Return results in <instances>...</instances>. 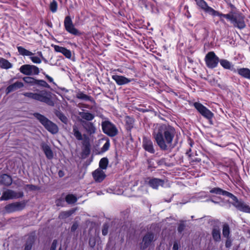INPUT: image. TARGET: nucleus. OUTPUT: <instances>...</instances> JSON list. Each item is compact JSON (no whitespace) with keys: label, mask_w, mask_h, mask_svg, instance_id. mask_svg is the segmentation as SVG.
<instances>
[{"label":"nucleus","mask_w":250,"mask_h":250,"mask_svg":"<svg viewBox=\"0 0 250 250\" xmlns=\"http://www.w3.org/2000/svg\"><path fill=\"white\" fill-rule=\"evenodd\" d=\"M175 134L176 130L173 126L162 125L155 129L152 135L161 150L170 151L175 146L172 143Z\"/></svg>","instance_id":"f257e3e1"},{"label":"nucleus","mask_w":250,"mask_h":250,"mask_svg":"<svg viewBox=\"0 0 250 250\" xmlns=\"http://www.w3.org/2000/svg\"><path fill=\"white\" fill-rule=\"evenodd\" d=\"M218 17H220L221 22H224V20L223 18H226L230 21L234 27L238 29H242L246 27V23L244 21L245 16L239 11L231 10L227 14H224L219 12Z\"/></svg>","instance_id":"f03ea898"},{"label":"nucleus","mask_w":250,"mask_h":250,"mask_svg":"<svg viewBox=\"0 0 250 250\" xmlns=\"http://www.w3.org/2000/svg\"><path fill=\"white\" fill-rule=\"evenodd\" d=\"M22 94L25 97L45 103L49 106H54V102L52 99V94L49 91L44 90L38 93L25 92Z\"/></svg>","instance_id":"7ed1b4c3"},{"label":"nucleus","mask_w":250,"mask_h":250,"mask_svg":"<svg viewBox=\"0 0 250 250\" xmlns=\"http://www.w3.org/2000/svg\"><path fill=\"white\" fill-rule=\"evenodd\" d=\"M33 116L50 133L56 134L59 132L58 125L55 123L49 120L45 116L39 113H34Z\"/></svg>","instance_id":"20e7f679"},{"label":"nucleus","mask_w":250,"mask_h":250,"mask_svg":"<svg viewBox=\"0 0 250 250\" xmlns=\"http://www.w3.org/2000/svg\"><path fill=\"white\" fill-rule=\"evenodd\" d=\"M193 106L202 116L208 121L210 125L213 124L212 118L214 117V114L210 110L199 102H195Z\"/></svg>","instance_id":"39448f33"},{"label":"nucleus","mask_w":250,"mask_h":250,"mask_svg":"<svg viewBox=\"0 0 250 250\" xmlns=\"http://www.w3.org/2000/svg\"><path fill=\"white\" fill-rule=\"evenodd\" d=\"M103 132L110 137H114L118 133L116 126L109 121H105L102 123Z\"/></svg>","instance_id":"423d86ee"},{"label":"nucleus","mask_w":250,"mask_h":250,"mask_svg":"<svg viewBox=\"0 0 250 250\" xmlns=\"http://www.w3.org/2000/svg\"><path fill=\"white\" fill-rule=\"evenodd\" d=\"M64 26L66 31L73 35L80 36L81 35V33L75 27L71 18L69 16H67L65 18Z\"/></svg>","instance_id":"0eeeda50"},{"label":"nucleus","mask_w":250,"mask_h":250,"mask_svg":"<svg viewBox=\"0 0 250 250\" xmlns=\"http://www.w3.org/2000/svg\"><path fill=\"white\" fill-rule=\"evenodd\" d=\"M196 4L205 12L213 16H218L219 12L209 6L204 0H194Z\"/></svg>","instance_id":"6e6552de"},{"label":"nucleus","mask_w":250,"mask_h":250,"mask_svg":"<svg viewBox=\"0 0 250 250\" xmlns=\"http://www.w3.org/2000/svg\"><path fill=\"white\" fill-rule=\"evenodd\" d=\"M154 233L152 232H147L143 237L142 242L140 246V249L142 250H145L150 246L151 244L155 241Z\"/></svg>","instance_id":"1a4fd4ad"},{"label":"nucleus","mask_w":250,"mask_h":250,"mask_svg":"<svg viewBox=\"0 0 250 250\" xmlns=\"http://www.w3.org/2000/svg\"><path fill=\"white\" fill-rule=\"evenodd\" d=\"M25 206L23 202H15L9 204L4 207L6 212L8 213L22 210Z\"/></svg>","instance_id":"9d476101"},{"label":"nucleus","mask_w":250,"mask_h":250,"mask_svg":"<svg viewBox=\"0 0 250 250\" xmlns=\"http://www.w3.org/2000/svg\"><path fill=\"white\" fill-rule=\"evenodd\" d=\"M20 71L26 75H36L39 72V68L37 66L29 64H25L21 66L20 68Z\"/></svg>","instance_id":"9b49d317"},{"label":"nucleus","mask_w":250,"mask_h":250,"mask_svg":"<svg viewBox=\"0 0 250 250\" xmlns=\"http://www.w3.org/2000/svg\"><path fill=\"white\" fill-rule=\"evenodd\" d=\"M84 140L82 142L83 148H82V157L83 158L87 157L90 153V144L89 139L85 134L83 135Z\"/></svg>","instance_id":"f8f14e48"},{"label":"nucleus","mask_w":250,"mask_h":250,"mask_svg":"<svg viewBox=\"0 0 250 250\" xmlns=\"http://www.w3.org/2000/svg\"><path fill=\"white\" fill-rule=\"evenodd\" d=\"M209 193L227 196L232 200L236 199V197L233 194L218 187L211 188L209 190Z\"/></svg>","instance_id":"ddd939ff"},{"label":"nucleus","mask_w":250,"mask_h":250,"mask_svg":"<svg viewBox=\"0 0 250 250\" xmlns=\"http://www.w3.org/2000/svg\"><path fill=\"white\" fill-rule=\"evenodd\" d=\"M142 146L146 151L151 154H154L155 152L152 141L146 137L143 138Z\"/></svg>","instance_id":"4468645a"},{"label":"nucleus","mask_w":250,"mask_h":250,"mask_svg":"<svg viewBox=\"0 0 250 250\" xmlns=\"http://www.w3.org/2000/svg\"><path fill=\"white\" fill-rule=\"evenodd\" d=\"M235 202L233 205L236 207L239 210L250 213V207L247 205L246 203L242 200H238L236 198V199L233 200Z\"/></svg>","instance_id":"2eb2a0df"},{"label":"nucleus","mask_w":250,"mask_h":250,"mask_svg":"<svg viewBox=\"0 0 250 250\" xmlns=\"http://www.w3.org/2000/svg\"><path fill=\"white\" fill-rule=\"evenodd\" d=\"M205 61L206 62H229L228 61L225 60H220L219 58L213 51L208 52L206 55Z\"/></svg>","instance_id":"dca6fc26"},{"label":"nucleus","mask_w":250,"mask_h":250,"mask_svg":"<svg viewBox=\"0 0 250 250\" xmlns=\"http://www.w3.org/2000/svg\"><path fill=\"white\" fill-rule=\"evenodd\" d=\"M112 79L115 81L116 83L119 85L127 84L134 80V79H128L123 76L118 75H113L112 76Z\"/></svg>","instance_id":"f3484780"},{"label":"nucleus","mask_w":250,"mask_h":250,"mask_svg":"<svg viewBox=\"0 0 250 250\" xmlns=\"http://www.w3.org/2000/svg\"><path fill=\"white\" fill-rule=\"evenodd\" d=\"M80 122L84 130L88 134L91 135L95 133L96 127L93 123L83 120H81Z\"/></svg>","instance_id":"a211bd4d"},{"label":"nucleus","mask_w":250,"mask_h":250,"mask_svg":"<svg viewBox=\"0 0 250 250\" xmlns=\"http://www.w3.org/2000/svg\"><path fill=\"white\" fill-rule=\"evenodd\" d=\"M92 175L95 181L100 183L102 182L106 177V175L103 170L98 168L94 171Z\"/></svg>","instance_id":"6ab92c4d"},{"label":"nucleus","mask_w":250,"mask_h":250,"mask_svg":"<svg viewBox=\"0 0 250 250\" xmlns=\"http://www.w3.org/2000/svg\"><path fill=\"white\" fill-rule=\"evenodd\" d=\"M148 184L152 188L158 189L159 186H163L164 181L156 178H150Z\"/></svg>","instance_id":"aec40b11"},{"label":"nucleus","mask_w":250,"mask_h":250,"mask_svg":"<svg viewBox=\"0 0 250 250\" xmlns=\"http://www.w3.org/2000/svg\"><path fill=\"white\" fill-rule=\"evenodd\" d=\"M212 239L215 242H219L221 240V230L219 226H214L211 230Z\"/></svg>","instance_id":"412c9836"},{"label":"nucleus","mask_w":250,"mask_h":250,"mask_svg":"<svg viewBox=\"0 0 250 250\" xmlns=\"http://www.w3.org/2000/svg\"><path fill=\"white\" fill-rule=\"evenodd\" d=\"M125 129L131 136V131L134 126V119L133 117L127 116L125 117Z\"/></svg>","instance_id":"4be33fe9"},{"label":"nucleus","mask_w":250,"mask_h":250,"mask_svg":"<svg viewBox=\"0 0 250 250\" xmlns=\"http://www.w3.org/2000/svg\"><path fill=\"white\" fill-rule=\"evenodd\" d=\"M56 52L62 53L66 58L70 59L71 57V51L65 47L55 45L54 46Z\"/></svg>","instance_id":"5701e85b"},{"label":"nucleus","mask_w":250,"mask_h":250,"mask_svg":"<svg viewBox=\"0 0 250 250\" xmlns=\"http://www.w3.org/2000/svg\"><path fill=\"white\" fill-rule=\"evenodd\" d=\"M23 86V83L21 82H17L12 84L9 85L6 89V93L7 94L14 91Z\"/></svg>","instance_id":"b1692460"},{"label":"nucleus","mask_w":250,"mask_h":250,"mask_svg":"<svg viewBox=\"0 0 250 250\" xmlns=\"http://www.w3.org/2000/svg\"><path fill=\"white\" fill-rule=\"evenodd\" d=\"M12 183L11 177L7 174H3L0 176V184L5 186H9Z\"/></svg>","instance_id":"393cba45"},{"label":"nucleus","mask_w":250,"mask_h":250,"mask_svg":"<svg viewBox=\"0 0 250 250\" xmlns=\"http://www.w3.org/2000/svg\"><path fill=\"white\" fill-rule=\"evenodd\" d=\"M16 197V193L12 190H8L3 192L2 196L0 198L1 201L8 200L13 199Z\"/></svg>","instance_id":"a878e982"},{"label":"nucleus","mask_w":250,"mask_h":250,"mask_svg":"<svg viewBox=\"0 0 250 250\" xmlns=\"http://www.w3.org/2000/svg\"><path fill=\"white\" fill-rule=\"evenodd\" d=\"M41 147L47 158L48 159H52L53 153L50 147L45 143H42Z\"/></svg>","instance_id":"bb28decb"},{"label":"nucleus","mask_w":250,"mask_h":250,"mask_svg":"<svg viewBox=\"0 0 250 250\" xmlns=\"http://www.w3.org/2000/svg\"><path fill=\"white\" fill-rule=\"evenodd\" d=\"M35 238L34 236H29L25 244L24 250H31L32 248L35 243Z\"/></svg>","instance_id":"cd10ccee"},{"label":"nucleus","mask_w":250,"mask_h":250,"mask_svg":"<svg viewBox=\"0 0 250 250\" xmlns=\"http://www.w3.org/2000/svg\"><path fill=\"white\" fill-rule=\"evenodd\" d=\"M238 74L243 77L250 79V70L247 68H242L237 69Z\"/></svg>","instance_id":"c85d7f7f"},{"label":"nucleus","mask_w":250,"mask_h":250,"mask_svg":"<svg viewBox=\"0 0 250 250\" xmlns=\"http://www.w3.org/2000/svg\"><path fill=\"white\" fill-rule=\"evenodd\" d=\"M79 115L87 122L92 121L94 118V115L89 112H80Z\"/></svg>","instance_id":"c756f323"},{"label":"nucleus","mask_w":250,"mask_h":250,"mask_svg":"<svg viewBox=\"0 0 250 250\" xmlns=\"http://www.w3.org/2000/svg\"><path fill=\"white\" fill-rule=\"evenodd\" d=\"M29 57L33 62H41V58L43 57L41 51H38L36 53H33V55Z\"/></svg>","instance_id":"7c9ffc66"},{"label":"nucleus","mask_w":250,"mask_h":250,"mask_svg":"<svg viewBox=\"0 0 250 250\" xmlns=\"http://www.w3.org/2000/svg\"><path fill=\"white\" fill-rule=\"evenodd\" d=\"M55 115L64 124L67 125L68 120L66 116L60 110H56L55 111Z\"/></svg>","instance_id":"2f4dec72"},{"label":"nucleus","mask_w":250,"mask_h":250,"mask_svg":"<svg viewBox=\"0 0 250 250\" xmlns=\"http://www.w3.org/2000/svg\"><path fill=\"white\" fill-rule=\"evenodd\" d=\"M73 134L77 140H83V135L79 131L78 126L76 125L73 126Z\"/></svg>","instance_id":"473e14b6"},{"label":"nucleus","mask_w":250,"mask_h":250,"mask_svg":"<svg viewBox=\"0 0 250 250\" xmlns=\"http://www.w3.org/2000/svg\"><path fill=\"white\" fill-rule=\"evenodd\" d=\"M222 233L223 237L226 238L230 237V228L229 225L227 223L223 225Z\"/></svg>","instance_id":"72a5a7b5"},{"label":"nucleus","mask_w":250,"mask_h":250,"mask_svg":"<svg viewBox=\"0 0 250 250\" xmlns=\"http://www.w3.org/2000/svg\"><path fill=\"white\" fill-rule=\"evenodd\" d=\"M75 209H72L68 211H62L60 213L59 217L60 219H65L71 216L75 212Z\"/></svg>","instance_id":"f704fd0d"},{"label":"nucleus","mask_w":250,"mask_h":250,"mask_svg":"<svg viewBox=\"0 0 250 250\" xmlns=\"http://www.w3.org/2000/svg\"><path fill=\"white\" fill-rule=\"evenodd\" d=\"M17 49L20 55L22 56H30L33 55V53L22 46H18Z\"/></svg>","instance_id":"c9c22d12"},{"label":"nucleus","mask_w":250,"mask_h":250,"mask_svg":"<svg viewBox=\"0 0 250 250\" xmlns=\"http://www.w3.org/2000/svg\"><path fill=\"white\" fill-rule=\"evenodd\" d=\"M109 161L106 157L102 158L99 162V168L100 169L103 170L106 169Z\"/></svg>","instance_id":"e433bc0d"},{"label":"nucleus","mask_w":250,"mask_h":250,"mask_svg":"<svg viewBox=\"0 0 250 250\" xmlns=\"http://www.w3.org/2000/svg\"><path fill=\"white\" fill-rule=\"evenodd\" d=\"M77 200V197L72 194H69L65 197V201L68 204H74Z\"/></svg>","instance_id":"4c0bfd02"},{"label":"nucleus","mask_w":250,"mask_h":250,"mask_svg":"<svg viewBox=\"0 0 250 250\" xmlns=\"http://www.w3.org/2000/svg\"><path fill=\"white\" fill-rule=\"evenodd\" d=\"M76 97L78 99L84 100L92 101V98L91 96H88L82 92H78L76 95Z\"/></svg>","instance_id":"58836bf2"},{"label":"nucleus","mask_w":250,"mask_h":250,"mask_svg":"<svg viewBox=\"0 0 250 250\" xmlns=\"http://www.w3.org/2000/svg\"><path fill=\"white\" fill-rule=\"evenodd\" d=\"M23 81L31 85H35L36 84V80L30 77H25L23 79Z\"/></svg>","instance_id":"ea45409f"},{"label":"nucleus","mask_w":250,"mask_h":250,"mask_svg":"<svg viewBox=\"0 0 250 250\" xmlns=\"http://www.w3.org/2000/svg\"><path fill=\"white\" fill-rule=\"evenodd\" d=\"M58 4L56 1L53 0L50 4V9L52 13H55L57 10Z\"/></svg>","instance_id":"a19ab883"},{"label":"nucleus","mask_w":250,"mask_h":250,"mask_svg":"<svg viewBox=\"0 0 250 250\" xmlns=\"http://www.w3.org/2000/svg\"><path fill=\"white\" fill-rule=\"evenodd\" d=\"M96 243V238L95 236H90L88 244L90 248H94Z\"/></svg>","instance_id":"79ce46f5"},{"label":"nucleus","mask_w":250,"mask_h":250,"mask_svg":"<svg viewBox=\"0 0 250 250\" xmlns=\"http://www.w3.org/2000/svg\"><path fill=\"white\" fill-rule=\"evenodd\" d=\"M35 85L42 86L44 87H49V84L44 80H36Z\"/></svg>","instance_id":"37998d69"},{"label":"nucleus","mask_w":250,"mask_h":250,"mask_svg":"<svg viewBox=\"0 0 250 250\" xmlns=\"http://www.w3.org/2000/svg\"><path fill=\"white\" fill-rule=\"evenodd\" d=\"M221 65L225 69H229L234 72L236 71V70L233 67V65L232 63H220Z\"/></svg>","instance_id":"c03bdc74"},{"label":"nucleus","mask_w":250,"mask_h":250,"mask_svg":"<svg viewBox=\"0 0 250 250\" xmlns=\"http://www.w3.org/2000/svg\"><path fill=\"white\" fill-rule=\"evenodd\" d=\"M110 143L109 141H106L101 148V152H104L109 149Z\"/></svg>","instance_id":"a18cd8bd"},{"label":"nucleus","mask_w":250,"mask_h":250,"mask_svg":"<svg viewBox=\"0 0 250 250\" xmlns=\"http://www.w3.org/2000/svg\"><path fill=\"white\" fill-rule=\"evenodd\" d=\"M26 187L30 190L32 191L38 190L40 189V188L34 185L28 184L26 185Z\"/></svg>","instance_id":"49530a36"},{"label":"nucleus","mask_w":250,"mask_h":250,"mask_svg":"<svg viewBox=\"0 0 250 250\" xmlns=\"http://www.w3.org/2000/svg\"><path fill=\"white\" fill-rule=\"evenodd\" d=\"M108 225L107 224H104L102 229V234L104 236L107 235L108 230Z\"/></svg>","instance_id":"de8ad7c7"},{"label":"nucleus","mask_w":250,"mask_h":250,"mask_svg":"<svg viewBox=\"0 0 250 250\" xmlns=\"http://www.w3.org/2000/svg\"><path fill=\"white\" fill-rule=\"evenodd\" d=\"M186 227L184 223H180L177 228L178 232L180 233H181L183 230L185 229Z\"/></svg>","instance_id":"09e8293b"},{"label":"nucleus","mask_w":250,"mask_h":250,"mask_svg":"<svg viewBox=\"0 0 250 250\" xmlns=\"http://www.w3.org/2000/svg\"><path fill=\"white\" fill-rule=\"evenodd\" d=\"M12 66V63H0V67L2 69H8Z\"/></svg>","instance_id":"8fccbe9b"},{"label":"nucleus","mask_w":250,"mask_h":250,"mask_svg":"<svg viewBox=\"0 0 250 250\" xmlns=\"http://www.w3.org/2000/svg\"><path fill=\"white\" fill-rule=\"evenodd\" d=\"M232 245V242L230 237L226 238V241L225 243V246L227 248H229Z\"/></svg>","instance_id":"3c124183"},{"label":"nucleus","mask_w":250,"mask_h":250,"mask_svg":"<svg viewBox=\"0 0 250 250\" xmlns=\"http://www.w3.org/2000/svg\"><path fill=\"white\" fill-rule=\"evenodd\" d=\"M57 243H58V241L56 239L54 240L51 244L50 249L53 250H56V248H57Z\"/></svg>","instance_id":"603ef678"},{"label":"nucleus","mask_w":250,"mask_h":250,"mask_svg":"<svg viewBox=\"0 0 250 250\" xmlns=\"http://www.w3.org/2000/svg\"><path fill=\"white\" fill-rule=\"evenodd\" d=\"M78 228V224L77 222H74L71 228V231L74 232Z\"/></svg>","instance_id":"864d4df0"},{"label":"nucleus","mask_w":250,"mask_h":250,"mask_svg":"<svg viewBox=\"0 0 250 250\" xmlns=\"http://www.w3.org/2000/svg\"><path fill=\"white\" fill-rule=\"evenodd\" d=\"M208 67L209 68H214L217 67L218 63H206Z\"/></svg>","instance_id":"5fc2aeb1"},{"label":"nucleus","mask_w":250,"mask_h":250,"mask_svg":"<svg viewBox=\"0 0 250 250\" xmlns=\"http://www.w3.org/2000/svg\"><path fill=\"white\" fill-rule=\"evenodd\" d=\"M179 248V246L178 243L177 242H174L173 244V246L172 248V250H178Z\"/></svg>","instance_id":"6e6d98bb"},{"label":"nucleus","mask_w":250,"mask_h":250,"mask_svg":"<svg viewBox=\"0 0 250 250\" xmlns=\"http://www.w3.org/2000/svg\"><path fill=\"white\" fill-rule=\"evenodd\" d=\"M58 175L60 177H62L64 175V173L62 170H60L58 172Z\"/></svg>","instance_id":"4d7b16f0"},{"label":"nucleus","mask_w":250,"mask_h":250,"mask_svg":"<svg viewBox=\"0 0 250 250\" xmlns=\"http://www.w3.org/2000/svg\"><path fill=\"white\" fill-rule=\"evenodd\" d=\"M46 78L48 79L49 82L52 83L53 82V79L52 77H50L48 75H46Z\"/></svg>","instance_id":"13d9d810"},{"label":"nucleus","mask_w":250,"mask_h":250,"mask_svg":"<svg viewBox=\"0 0 250 250\" xmlns=\"http://www.w3.org/2000/svg\"><path fill=\"white\" fill-rule=\"evenodd\" d=\"M186 16L188 19L190 18L191 17V14H190L188 10H187V14H186Z\"/></svg>","instance_id":"bf43d9fd"},{"label":"nucleus","mask_w":250,"mask_h":250,"mask_svg":"<svg viewBox=\"0 0 250 250\" xmlns=\"http://www.w3.org/2000/svg\"><path fill=\"white\" fill-rule=\"evenodd\" d=\"M229 6L230 7V8H231V10L236 11V10H235V9H236V8H235V6H234L232 4H231V3H230L229 4Z\"/></svg>","instance_id":"052dcab7"},{"label":"nucleus","mask_w":250,"mask_h":250,"mask_svg":"<svg viewBox=\"0 0 250 250\" xmlns=\"http://www.w3.org/2000/svg\"><path fill=\"white\" fill-rule=\"evenodd\" d=\"M0 62H6V63H7V62H9L7 60H6L3 59H1L0 60Z\"/></svg>","instance_id":"680f3d73"},{"label":"nucleus","mask_w":250,"mask_h":250,"mask_svg":"<svg viewBox=\"0 0 250 250\" xmlns=\"http://www.w3.org/2000/svg\"><path fill=\"white\" fill-rule=\"evenodd\" d=\"M163 68L166 70H169L170 68L168 66H167L166 65H164Z\"/></svg>","instance_id":"e2e57ef3"},{"label":"nucleus","mask_w":250,"mask_h":250,"mask_svg":"<svg viewBox=\"0 0 250 250\" xmlns=\"http://www.w3.org/2000/svg\"><path fill=\"white\" fill-rule=\"evenodd\" d=\"M116 71H118V72H121V73H123V71H122V70H121V69H120V68L117 69L116 70Z\"/></svg>","instance_id":"0e129e2a"},{"label":"nucleus","mask_w":250,"mask_h":250,"mask_svg":"<svg viewBox=\"0 0 250 250\" xmlns=\"http://www.w3.org/2000/svg\"><path fill=\"white\" fill-rule=\"evenodd\" d=\"M210 201H211L212 202H213V203H215V204H217V203H218V202L215 201H214V200H212V199H211V200H210Z\"/></svg>","instance_id":"69168bd1"},{"label":"nucleus","mask_w":250,"mask_h":250,"mask_svg":"<svg viewBox=\"0 0 250 250\" xmlns=\"http://www.w3.org/2000/svg\"><path fill=\"white\" fill-rule=\"evenodd\" d=\"M48 25L51 27L52 26V23L50 22V23H48Z\"/></svg>","instance_id":"338daca9"},{"label":"nucleus","mask_w":250,"mask_h":250,"mask_svg":"<svg viewBox=\"0 0 250 250\" xmlns=\"http://www.w3.org/2000/svg\"><path fill=\"white\" fill-rule=\"evenodd\" d=\"M248 232L249 234H250V229L248 230Z\"/></svg>","instance_id":"774afa93"}]
</instances>
